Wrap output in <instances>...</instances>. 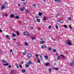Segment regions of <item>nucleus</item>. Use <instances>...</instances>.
Instances as JSON below:
<instances>
[{
	"mask_svg": "<svg viewBox=\"0 0 74 74\" xmlns=\"http://www.w3.org/2000/svg\"><path fill=\"white\" fill-rule=\"evenodd\" d=\"M54 1L55 2H56V1H57L58 0H54Z\"/></svg>",
	"mask_w": 74,
	"mask_h": 74,
	"instance_id": "obj_54",
	"label": "nucleus"
},
{
	"mask_svg": "<svg viewBox=\"0 0 74 74\" xmlns=\"http://www.w3.org/2000/svg\"><path fill=\"white\" fill-rule=\"evenodd\" d=\"M45 66H50V64H49V63L47 62L45 64Z\"/></svg>",
	"mask_w": 74,
	"mask_h": 74,
	"instance_id": "obj_5",
	"label": "nucleus"
},
{
	"mask_svg": "<svg viewBox=\"0 0 74 74\" xmlns=\"http://www.w3.org/2000/svg\"><path fill=\"white\" fill-rule=\"evenodd\" d=\"M0 52L1 53H2V52H3V51H0Z\"/></svg>",
	"mask_w": 74,
	"mask_h": 74,
	"instance_id": "obj_52",
	"label": "nucleus"
},
{
	"mask_svg": "<svg viewBox=\"0 0 74 74\" xmlns=\"http://www.w3.org/2000/svg\"><path fill=\"white\" fill-rule=\"evenodd\" d=\"M51 69H49V73H51Z\"/></svg>",
	"mask_w": 74,
	"mask_h": 74,
	"instance_id": "obj_30",
	"label": "nucleus"
},
{
	"mask_svg": "<svg viewBox=\"0 0 74 74\" xmlns=\"http://www.w3.org/2000/svg\"><path fill=\"white\" fill-rule=\"evenodd\" d=\"M64 27H65V28H67V25H64L63 26Z\"/></svg>",
	"mask_w": 74,
	"mask_h": 74,
	"instance_id": "obj_34",
	"label": "nucleus"
},
{
	"mask_svg": "<svg viewBox=\"0 0 74 74\" xmlns=\"http://www.w3.org/2000/svg\"><path fill=\"white\" fill-rule=\"evenodd\" d=\"M8 14H6L5 15V16H7Z\"/></svg>",
	"mask_w": 74,
	"mask_h": 74,
	"instance_id": "obj_50",
	"label": "nucleus"
},
{
	"mask_svg": "<svg viewBox=\"0 0 74 74\" xmlns=\"http://www.w3.org/2000/svg\"><path fill=\"white\" fill-rule=\"evenodd\" d=\"M40 44H44V43H45V42L43 41H41L40 42Z\"/></svg>",
	"mask_w": 74,
	"mask_h": 74,
	"instance_id": "obj_17",
	"label": "nucleus"
},
{
	"mask_svg": "<svg viewBox=\"0 0 74 74\" xmlns=\"http://www.w3.org/2000/svg\"><path fill=\"white\" fill-rule=\"evenodd\" d=\"M56 50L55 49H54L53 50V52H56Z\"/></svg>",
	"mask_w": 74,
	"mask_h": 74,
	"instance_id": "obj_28",
	"label": "nucleus"
},
{
	"mask_svg": "<svg viewBox=\"0 0 74 74\" xmlns=\"http://www.w3.org/2000/svg\"><path fill=\"white\" fill-rule=\"evenodd\" d=\"M71 18L68 17V20H71Z\"/></svg>",
	"mask_w": 74,
	"mask_h": 74,
	"instance_id": "obj_44",
	"label": "nucleus"
},
{
	"mask_svg": "<svg viewBox=\"0 0 74 74\" xmlns=\"http://www.w3.org/2000/svg\"><path fill=\"white\" fill-rule=\"evenodd\" d=\"M41 48H42L43 49L44 48H47V46H46V45H43L41 47Z\"/></svg>",
	"mask_w": 74,
	"mask_h": 74,
	"instance_id": "obj_7",
	"label": "nucleus"
},
{
	"mask_svg": "<svg viewBox=\"0 0 74 74\" xmlns=\"http://www.w3.org/2000/svg\"><path fill=\"white\" fill-rule=\"evenodd\" d=\"M36 18H38V16H36Z\"/></svg>",
	"mask_w": 74,
	"mask_h": 74,
	"instance_id": "obj_64",
	"label": "nucleus"
},
{
	"mask_svg": "<svg viewBox=\"0 0 74 74\" xmlns=\"http://www.w3.org/2000/svg\"><path fill=\"white\" fill-rule=\"evenodd\" d=\"M25 67L26 68H28L29 67V64L27 63L25 65Z\"/></svg>",
	"mask_w": 74,
	"mask_h": 74,
	"instance_id": "obj_11",
	"label": "nucleus"
},
{
	"mask_svg": "<svg viewBox=\"0 0 74 74\" xmlns=\"http://www.w3.org/2000/svg\"><path fill=\"white\" fill-rule=\"evenodd\" d=\"M24 45L26 46H27V45H29V44L26 42H25L24 43Z\"/></svg>",
	"mask_w": 74,
	"mask_h": 74,
	"instance_id": "obj_16",
	"label": "nucleus"
},
{
	"mask_svg": "<svg viewBox=\"0 0 74 74\" xmlns=\"http://www.w3.org/2000/svg\"><path fill=\"white\" fill-rule=\"evenodd\" d=\"M31 39L32 40H34V39H36V38H35V37H32V38Z\"/></svg>",
	"mask_w": 74,
	"mask_h": 74,
	"instance_id": "obj_32",
	"label": "nucleus"
},
{
	"mask_svg": "<svg viewBox=\"0 0 74 74\" xmlns=\"http://www.w3.org/2000/svg\"><path fill=\"white\" fill-rule=\"evenodd\" d=\"M27 33H28V32H27L25 31L23 33V35L25 36V35H27Z\"/></svg>",
	"mask_w": 74,
	"mask_h": 74,
	"instance_id": "obj_4",
	"label": "nucleus"
},
{
	"mask_svg": "<svg viewBox=\"0 0 74 74\" xmlns=\"http://www.w3.org/2000/svg\"><path fill=\"white\" fill-rule=\"evenodd\" d=\"M17 34L18 36V35H19V32H18V31H17Z\"/></svg>",
	"mask_w": 74,
	"mask_h": 74,
	"instance_id": "obj_41",
	"label": "nucleus"
},
{
	"mask_svg": "<svg viewBox=\"0 0 74 74\" xmlns=\"http://www.w3.org/2000/svg\"><path fill=\"white\" fill-rule=\"evenodd\" d=\"M33 6H34V7H36V5L34 4H33Z\"/></svg>",
	"mask_w": 74,
	"mask_h": 74,
	"instance_id": "obj_53",
	"label": "nucleus"
},
{
	"mask_svg": "<svg viewBox=\"0 0 74 74\" xmlns=\"http://www.w3.org/2000/svg\"><path fill=\"white\" fill-rule=\"evenodd\" d=\"M60 56H58L57 58V59L58 60H60Z\"/></svg>",
	"mask_w": 74,
	"mask_h": 74,
	"instance_id": "obj_25",
	"label": "nucleus"
},
{
	"mask_svg": "<svg viewBox=\"0 0 74 74\" xmlns=\"http://www.w3.org/2000/svg\"><path fill=\"white\" fill-rule=\"evenodd\" d=\"M26 12V14H28L29 12V10H26L25 11Z\"/></svg>",
	"mask_w": 74,
	"mask_h": 74,
	"instance_id": "obj_19",
	"label": "nucleus"
},
{
	"mask_svg": "<svg viewBox=\"0 0 74 74\" xmlns=\"http://www.w3.org/2000/svg\"><path fill=\"white\" fill-rule=\"evenodd\" d=\"M45 57L46 59H48V57L47 56H45Z\"/></svg>",
	"mask_w": 74,
	"mask_h": 74,
	"instance_id": "obj_22",
	"label": "nucleus"
},
{
	"mask_svg": "<svg viewBox=\"0 0 74 74\" xmlns=\"http://www.w3.org/2000/svg\"><path fill=\"white\" fill-rule=\"evenodd\" d=\"M51 28V26H49V29H50Z\"/></svg>",
	"mask_w": 74,
	"mask_h": 74,
	"instance_id": "obj_49",
	"label": "nucleus"
},
{
	"mask_svg": "<svg viewBox=\"0 0 74 74\" xmlns=\"http://www.w3.org/2000/svg\"><path fill=\"white\" fill-rule=\"evenodd\" d=\"M14 16H15L14 14H12L10 15V18H14Z\"/></svg>",
	"mask_w": 74,
	"mask_h": 74,
	"instance_id": "obj_15",
	"label": "nucleus"
},
{
	"mask_svg": "<svg viewBox=\"0 0 74 74\" xmlns=\"http://www.w3.org/2000/svg\"><path fill=\"white\" fill-rule=\"evenodd\" d=\"M6 37L8 39H9V40H11V38L9 35H7L6 36Z\"/></svg>",
	"mask_w": 74,
	"mask_h": 74,
	"instance_id": "obj_2",
	"label": "nucleus"
},
{
	"mask_svg": "<svg viewBox=\"0 0 74 74\" xmlns=\"http://www.w3.org/2000/svg\"><path fill=\"white\" fill-rule=\"evenodd\" d=\"M36 21L38 22H39L40 21V19L39 18H37L36 19Z\"/></svg>",
	"mask_w": 74,
	"mask_h": 74,
	"instance_id": "obj_23",
	"label": "nucleus"
},
{
	"mask_svg": "<svg viewBox=\"0 0 74 74\" xmlns=\"http://www.w3.org/2000/svg\"><path fill=\"white\" fill-rule=\"evenodd\" d=\"M13 40H14V41H16V39H13Z\"/></svg>",
	"mask_w": 74,
	"mask_h": 74,
	"instance_id": "obj_58",
	"label": "nucleus"
},
{
	"mask_svg": "<svg viewBox=\"0 0 74 74\" xmlns=\"http://www.w3.org/2000/svg\"><path fill=\"white\" fill-rule=\"evenodd\" d=\"M35 56H36V57H38V55H35Z\"/></svg>",
	"mask_w": 74,
	"mask_h": 74,
	"instance_id": "obj_51",
	"label": "nucleus"
},
{
	"mask_svg": "<svg viewBox=\"0 0 74 74\" xmlns=\"http://www.w3.org/2000/svg\"><path fill=\"white\" fill-rule=\"evenodd\" d=\"M38 62L39 63L40 62V60H38Z\"/></svg>",
	"mask_w": 74,
	"mask_h": 74,
	"instance_id": "obj_40",
	"label": "nucleus"
},
{
	"mask_svg": "<svg viewBox=\"0 0 74 74\" xmlns=\"http://www.w3.org/2000/svg\"><path fill=\"white\" fill-rule=\"evenodd\" d=\"M27 34L28 36H30V34H29V33L28 32V33H27Z\"/></svg>",
	"mask_w": 74,
	"mask_h": 74,
	"instance_id": "obj_43",
	"label": "nucleus"
},
{
	"mask_svg": "<svg viewBox=\"0 0 74 74\" xmlns=\"http://www.w3.org/2000/svg\"><path fill=\"white\" fill-rule=\"evenodd\" d=\"M23 56H25V55H26V51H25V52L24 53H22Z\"/></svg>",
	"mask_w": 74,
	"mask_h": 74,
	"instance_id": "obj_20",
	"label": "nucleus"
},
{
	"mask_svg": "<svg viewBox=\"0 0 74 74\" xmlns=\"http://www.w3.org/2000/svg\"><path fill=\"white\" fill-rule=\"evenodd\" d=\"M40 60H42L43 59V57L42 56H40Z\"/></svg>",
	"mask_w": 74,
	"mask_h": 74,
	"instance_id": "obj_14",
	"label": "nucleus"
},
{
	"mask_svg": "<svg viewBox=\"0 0 74 74\" xmlns=\"http://www.w3.org/2000/svg\"><path fill=\"white\" fill-rule=\"evenodd\" d=\"M69 27H71V25H70Z\"/></svg>",
	"mask_w": 74,
	"mask_h": 74,
	"instance_id": "obj_63",
	"label": "nucleus"
},
{
	"mask_svg": "<svg viewBox=\"0 0 74 74\" xmlns=\"http://www.w3.org/2000/svg\"><path fill=\"white\" fill-rule=\"evenodd\" d=\"M0 32H2V30H1V29H0Z\"/></svg>",
	"mask_w": 74,
	"mask_h": 74,
	"instance_id": "obj_55",
	"label": "nucleus"
},
{
	"mask_svg": "<svg viewBox=\"0 0 74 74\" xmlns=\"http://www.w3.org/2000/svg\"><path fill=\"white\" fill-rule=\"evenodd\" d=\"M22 1H24L25 0H21Z\"/></svg>",
	"mask_w": 74,
	"mask_h": 74,
	"instance_id": "obj_62",
	"label": "nucleus"
},
{
	"mask_svg": "<svg viewBox=\"0 0 74 74\" xmlns=\"http://www.w3.org/2000/svg\"><path fill=\"white\" fill-rule=\"evenodd\" d=\"M19 10H21L22 11H24V8H22L20 9Z\"/></svg>",
	"mask_w": 74,
	"mask_h": 74,
	"instance_id": "obj_13",
	"label": "nucleus"
},
{
	"mask_svg": "<svg viewBox=\"0 0 74 74\" xmlns=\"http://www.w3.org/2000/svg\"><path fill=\"white\" fill-rule=\"evenodd\" d=\"M59 15H60V14H57L56 15V17H57V16H59Z\"/></svg>",
	"mask_w": 74,
	"mask_h": 74,
	"instance_id": "obj_42",
	"label": "nucleus"
},
{
	"mask_svg": "<svg viewBox=\"0 0 74 74\" xmlns=\"http://www.w3.org/2000/svg\"><path fill=\"white\" fill-rule=\"evenodd\" d=\"M15 65H16V67L17 68H18V64H17L16 63Z\"/></svg>",
	"mask_w": 74,
	"mask_h": 74,
	"instance_id": "obj_29",
	"label": "nucleus"
},
{
	"mask_svg": "<svg viewBox=\"0 0 74 74\" xmlns=\"http://www.w3.org/2000/svg\"><path fill=\"white\" fill-rule=\"evenodd\" d=\"M31 56H32V54L30 53H29L28 55V58H31Z\"/></svg>",
	"mask_w": 74,
	"mask_h": 74,
	"instance_id": "obj_10",
	"label": "nucleus"
},
{
	"mask_svg": "<svg viewBox=\"0 0 74 74\" xmlns=\"http://www.w3.org/2000/svg\"><path fill=\"white\" fill-rule=\"evenodd\" d=\"M7 8V4L5 2L3 5H2L1 8V10H3L4 8Z\"/></svg>",
	"mask_w": 74,
	"mask_h": 74,
	"instance_id": "obj_1",
	"label": "nucleus"
},
{
	"mask_svg": "<svg viewBox=\"0 0 74 74\" xmlns=\"http://www.w3.org/2000/svg\"><path fill=\"white\" fill-rule=\"evenodd\" d=\"M22 4H24V5H26V3L25 2H23L22 3Z\"/></svg>",
	"mask_w": 74,
	"mask_h": 74,
	"instance_id": "obj_38",
	"label": "nucleus"
},
{
	"mask_svg": "<svg viewBox=\"0 0 74 74\" xmlns=\"http://www.w3.org/2000/svg\"><path fill=\"white\" fill-rule=\"evenodd\" d=\"M25 70L24 69H23L22 70V72L23 73H25Z\"/></svg>",
	"mask_w": 74,
	"mask_h": 74,
	"instance_id": "obj_27",
	"label": "nucleus"
},
{
	"mask_svg": "<svg viewBox=\"0 0 74 74\" xmlns=\"http://www.w3.org/2000/svg\"><path fill=\"white\" fill-rule=\"evenodd\" d=\"M2 62L4 63H7V62L6 61V60H2Z\"/></svg>",
	"mask_w": 74,
	"mask_h": 74,
	"instance_id": "obj_9",
	"label": "nucleus"
},
{
	"mask_svg": "<svg viewBox=\"0 0 74 74\" xmlns=\"http://www.w3.org/2000/svg\"><path fill=\"white\" fill-rule=\"evenodd\" d=\"M59 2H60L61 1V0H57V1Z\"/></svg>",
	"mask_w": 74,
	"mask_h": 74,
	"instance_id": "obj_47",
	"label": "nucleus"
},
{
	"mask_svg": "<svg viewBox=\"0 0 74 74\" xmlns=\"http://www.w3.org/2000/svg\"><path fill=\"white\" fill-rule=\"evenodd\" d=\"M10 53H11V52H12L13 51H12V50L11 49L10 50Z\"/></svg>",
	"mask_w": 74,
	"mask_h": 74,
	"instance_id": "obj_48",
	"label": "nucleus"
},
{
	"mask_svg": "<svg viewBox=\"0 0 74 74\" xmlns=\"http://www.w3.org/2000/svg\"><path fill=\"white\" fill-rule=\"evenodd\" d=\"M48 50L50 51H51V47L49 48Z\"/></svg>",
	"mask_w": 74,
	"mask_h": 74,
	"instance_id": "obj_37",
	"label": "nucleus"
},
{
	"mask_svg": "<svg viewBox=\"0 0 74 74\" xmlns=\"http://www.w3.org/2000/svg\"><path fill=\"white\" fill-rule=\"evenodd\" d=\"M12 71H10V74H12Z\"/></svg>",
	"mask_w": 74,
	"mask_h": 74,
	"instance_id": "obj_57",
	"label": "nucleus"
},
{
	"mask_svg": "<svg viewBox=\"0 0 74 74\" xmlns=\"http://www.w3.org/2000/svg\"><path fill=\"white\" fill-rule=\"evenodd\" d=\"M20 4H18V7H20Z\"/></svg>",
	"mask_w": 74,
	"mask_h": 74,
	"instance_id": "obj_61",
	"label": "nucleus"
},
{
	"mask_svg": "<svg viewBox=\"0 0 74 74\" xmlns=\"http://www.w3.org/2000/svg\"><path fill=\"white\" fill-rule=\"evenodd\" d=\"M72 62L74 63V60H73V61H72Z\"/></svg>",
	"mask_w": 74,
	"mask_h": 74,
	"instance_id": "obj_60",
	"label": "nucleus"
},
{
	"mask_svg": "<svg viewBox=\"0 0 74 74\" xmlns=\"http://www.w3.org/2000/svg\"><path fill=\"white\" fill-rule=\"evenodd\" d=\"M40 16H41L42 14V13H41V12H39V13L38 14Z\"/></svg>",
	"mask_w": 74,
	"mask_h": 74,
	"instance_id": "obj_18",
	"label": "nucleus"
},
{
	"mask_svg": "<svg viewBox=\"0 0 74 74\" xmlns=\"http://www.w3.org/2000/svg\"><path fill=\"white\" fill-rule=\"evenodd\" d=\"M28 64H32V62L30 61H29L28 62Z\"/></svg>",
	"mask_w": 74,
	"mask_h": 74,
	"instance_id": "obj_21",
	"label": "nucleus"
},
{
	"mask_svg": "<svg viewBox=\"0 0 74 74\" xmlns=\"http://www.w3.org/2000/svg\"><path fill=\"white\" fill-rule=\"evenodd\" d=\"M43 19L44 21H46V17H44Z\"/></svg>",
	"mask_w": 74,
	"mask_h": 74,
	"instance_id": "obj_35",
	"label": "nucleus"
},
{
	"mask_svg": "<svg viewBox=\"0 0 74 74\" xmlns=\"http://www.w3.org/2000/svg\"><path fill=\"white\" fill-rule=\"evenodd\" d=\"M55 26L56 27V28L57 29H58V25H56Z\"/></svg>",
	"mask_w": 74,
	"mask_h": 74,
	"instance_id": "obj_24",
	"label": "nucleus"
},
{
	"mask_svg": "<svg viewBox=\"0 0 74 74\" xmlns=\"http://www.w3.org/2000/svg\"><path fill=\"white\" fill-rule=\"evenodd\" d=\"M19 67L20 68H22V65H19Z\"/></svg>",
	"mask_w": 74,
	"mask_h": 74,
	"instance_id": "obj_45",
	"label": "nucleus"
},
{
	"mask_svg": "<svg viewBox=\"0 0 74 74\" xmlns=\"http://www.w3.org/2000/svg\"><path fill=\"white\" fill-rule=\"evenodd\" d=\"M8 63L5 64H3L4 66H8Z\"/></svg>",
	"mask_w": 74,
	"mask_h": 74,
	"instance_id": "obj_31",
	"label": "nucleus"
},
{
	"mask_svg": "<svg viewBox=\"0 0 74 74\" xmlns=\"http://www.w3.org/2000/svg\"><path fill=\"white\" fill-rule=\"evenodd\" d=\"M70 64H71V66H72V67H74V62H71L70 63Z\"/></svg>",
	"mask_w": 74,
	"mask_h": 74,
	"instance_id": "obj_8",
	"label": "nucleus"
},
{
	"mask_svg": "<svg viewBox=\"0 0 74 74\" xmlns=\"http://www.w3.org/2000/svg\"><path fill=\"white\" fill-rule=\"evenodd\" d=\"M12 36H13V37H15V36H16V34H12Z\"/></svg>",
	"mask_w": 74,
	"mask_h": 74,
	"instance_id": "obj_26",
	"label": "nucleus"
},
{
	"mask_svg": "<svg viewBox=\"0 0 74 74\" xmlns=\"http://www.w3.org/2000/svg\"><path fill=\"white\" fill-rule=\"evenodd\" d=\"M36 59H37V60H39L38 58V57L36 58Z\"/></svg>",
	"mask_w": 74,
	"mask_h": 74,
	"instance_id": "obj_56",
	"label": "nucleus"
},
{
	"mask_svg": "<svg viewBox=\"0 0 74 74\" xmlns=\"http://www.w3.org/2000/svg\"><path fill=\"white\" fill-rule=\"evenodd\" d=\"M8 67H9V68H10H10H11V66L10 65H9L8 66Z\"/></svg>",
	"mask_w": 74,
	"mask_h": 74,
	"instance_id": "obj_39",
	"label": "nucleus"
},
{
	"mask_svg": "<svg viewBox=\"0 0 74 74\" xmlns=\"http://www.w3.org/2000/svg\"><path fill=\"white\" fill-rule=\"evenodd\" d=\"M61 56H62V57H63V58H65V56H63V55L61 54Z\"/></svg>",
	"mask_w": 74,
	"mask_h": 74,
	"instance_id": "obj_36",
	"label": "nucleus"
},
{
	"mask_svg": "<svg viewBox=\"0 0 74 74\" xmlns=\"http://www.w3.org/2000/svg\"><path fill=\"white\" fill-rule=\"evenodd\" d=\"M31 29H33V27H31Z\"/></svg>",
	"mask_w": 74,
	"mask_h": 74,
	"instance_id": "obj_59",
	"label": "nucleus"
},
{
	"mask_svg": "<svg viewBox=\"0 0 74 74\" xmlns=\"http://www.w3.org/2000/svg\"><path fill=\"white\" fill-rule=\"evenodd\" d=\"M67 41L68 42V44L69 45H71V42H70V41L69 40H67Z\"/></svg>",
	"mask_w": 74,
	"mask_h": 74,
	"instance_id": "obj_3",
	"label": "nucleus"
},
{
	"mask_svg": "<svg viewBox=\"0 0 74 74\" xmlns=\"http://www.w3.org/2000/svg\"><path fill=\"white\" fill-rule=\"evenodd\" d=\"M23 63H24V62L23 61L21 62V64H23Z\"/></svg>",
	"mask_w": 74,
	"mask_h": 74,
	"instance_id": "obj_46",
	"label": "nucleus"
},
{
	"mask_svg": "<svg viewBox=\"0 0 74 74\" xmlns=\"http://www.w3.org/2000/svg\"><path fill=\"white\" fill-rule=\"evenodd\" d=\"M58 22H60V23H63V21L61 20H58Z\"/></svg>",
	"mask_w": 74,
	"mask_h": 74,
	"instance_id": "obj_12",
	"label": "nucleus"
},
{
	"mask_svg": "<svg viewBox=\"0 0 74 74\" xmlns=\"http://www.w3.org/2000/svg\"><path fill=\"white\" fill-rule=\"evenodd\" d=\"M52 69H53V70H57V71L59 69L58 68H56L55 67H53Z\"/></svg>",
	"mask_w": 74,
	"mask_h": 74,
	"instance_id": "obj_6",
	"label": "nucleus"
},
{
	"mask_svg": "<svg viewBox=\"0 0 74 74\" xmlns=\"http://www.w3.org/2000/svg\"><path fill=\"white\" fill-rule=\"evenodd\" d=\"M15 18L16 19H18L19 18V16H16L15 17Z\"/></svg>",
	"mask_w": 74,
	"mask_h": 74,
	"instance_id": "obj_33",
	"label": "nucleus"
}]
</instances>
